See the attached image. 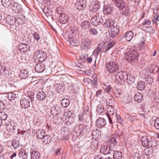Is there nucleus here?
<instances>
[{
    "mask_svg": "<svg viewBox=\"0 0 159 159\" xmlns=\"http://www.w3.org/2000/svg\"><path fill=\"white\" fill-rule=\"evenodd\" d=\"M81 47L84 49H88L92 44V41L90 39L86 38L82 40Z\"/></svg>",
    "mask_w": 159,
    "mask_h": 159,
    "instance_id": "nucleus-9",
    "label": "nucleus"
},
{
    "mask_svg": "<svg viewBox=\"0 0 159 159\" xmlns=\"http://www.w3.org/2000/svg\"><path fill=\"white\" fill-rule=\"evenodd\" d=\"M156 145V143L155 141L153 139L149 140L148 147H153Z\"/></svg>",
    "mask_w": 159,
    "mask_h": 159,
    "instance_id": "nucleus-46",
    "label": "nucleus"
},
{
    "mask_svg": "<svg viewBox=\"0 0 159 159\" xmlns=\"http://www.w3.org/2000/svg\"><path fill=\"white\" fill-rule=\"evenodd\" d=\"M125 60L129 62L136 61L138 58V53L135 51L128 49L125 55Z\"/></svg>",
    "mask_w": 159,
    "mask_h": 159,
    "instance_id": "nucleus-3",
    "label": "nucleus"
},
{
    "mask_svg": "<svg viewBox=\"0 0 159 159\" xmlns=\"http://www.w3.org/2000/svg\"><path fill=\"white\" fill-rule=\"evenodd\" d=\"M139 156L138 153H135L132 157L131 159H139Z\"/></svg>",
    "mask_w": 159,
    "mask_h": 159,
    "instance_id": "nucleus-60",
    "label": "nucleus"
},
{
    "mask_svg": "<svg viewBox=\"0 0 159 159\" xmlns=\"http://www.w3.org/2000/svg\"><path fill=\"white\" fill-rule=\"evenodd\" d=\"M110 36L111 37V39L108 38L107 39L106 43L107 44L105 47L103 48L102 51L104 52H106L109 50L115 44V43L113 42V38L115 37L117 34L115 32L111 30V32L109 33Z\"/></svg>",
    "mask_w": 159,
    "mask_h": 159,
    "instance_id": "nucleus-4",
    "label": "nucleus"
},
{
    "mask_svg": "<svg viewBox=\"0 0 159 159\" xmlns=\"http://www.w3.org/2000/svg\"><path fill=\"white\" fill-rule=\"evenodd\" d=\"M30 155L31 159H39L40 156V154L36 150L31 149Z\"/></svg>",
    "mask_w": 159,
    "mask_h": 159,
    "instance_id": "nucleus-20",
    "label": "nucleus"
},
{
    "mask_svg": "<svg viewBox=\"0 0 159 159\" xmlns=\"http://www.w3.org/2000/svg\"><path fill=\"white\" fill-rule=\"evenodd\" d=\"M59 19L60 22L64 24L68 22V16L66 14H61L60 15Z\"/></svg>",
    "mask_w": 159,
    "mask_h": 159,
    "instance_id": "nucleus-22",
    "label": "nucleus"
},
{
    "mask_svg": "<svg viewBox=\"0 0 159 159\" xmlns=\"http://www.w3.org/2000/svg\"><path fill=\"white\" fill-rule=\"evenodd\" d=\"M75 6L79 10L84 9L86 6V1L84 0H79L75 4Z\"/></svg>",
    "mask_w": 159,
    "mask_h": 159,
    "instance_id": "nucleus-13",
    "label": "nucleus"
},
{
    "mask_svg": "<svg viewBox=\"0 0 159 159\" xmlns=\"http://www.w3.org/2000/svg\"><path fill=\"white\" fill-rule=\"evenodd\" d=\"M90 25V23L88 21H85L81 23L80 26L83 29H85L89 28Z\"/></svg>",
    "mask_w": 159,
    "mask_h": 159,
    "instance_id": "nucleus-33",
    "label": "nucleus"
},
{
    "mask_svg": "<svg viewBox=\"0 0 159 159\" xmlns=\"http://www.w3.org/2000/svg\"><path fill=\"white\" fill-rule=\"evenodd\" d=\"M6 129L9 132L17 130L16 124L12 121H7L5 122Z\"/></svg>",
    "mask_w": 159,
    "mask_h": 159,
    "instance_id": "nucleus-8",
    "label": "nucleus"
},
{
    "mask_svg": "<svg viewBox=\"0 0 159 159\" xmlns=\"http://www.w3.org/2000/svg\"><path fill=\"white\" fill-rule=\"evenodd\" d=\"M43 142L46 144L49 143L51 141V137L50 136H45L44 137Z\"/></svg>",
    "mask_w": 159,
    "mask_h": 159,
    "instance_id": "nucleus-47",
    "label": "nucleus"
},
{
    "mask_svg": "<svg viewBox=\"0 0 159 159\" xmlns=\"http://www.w3.org/2000/svg\"><path fill=\"white\" fill-rule=\"evenodd\" d=\"M106 114L108 117L110 123L111 125H112L113 122L112 121V120L111 119L110 116L108 114V113H106Z\"/></svg>",
    "mask_w": 159,
    "mask_h": 159,
    "instance_id": "nucleus-64",
    "label": "nucleus"
},
{
    "mask_svg": "<svg viewBox=\"0 0 159 159\" xmlns=\"http://www.w3.org/2000/svg\"><path fill=\"white\" fill-rule=\"evenodd\" d=\"M92 135L94 139H97L101 136V132L98 129L93 130L92 133Z\"/></svg>",
    "mask_w": 159,
    "mask_h": 159,
    "instance_id": "nucleus-24",
    "label": "nucleus"
},
{
    "mask_svg": "<svg viewBox=\"0 0 159 159\" xmlns=\"http://www.w3.org/2000/svg\"><path fill=\"white\" fill-rule=\"evenodd\" d=\"M7 115L5 112H0V119L2 121H4L7 119Z\"/></svg>",
    "mask_w": 159,
    "mask_h": 159,
    "instance_id": "nucleus-42",
    "label": "nucleus"
},
{
    "mask_svg": "<svg viewBox=\"0 0 159 159\" xmlns=\"http://www.w3.org/2000/svg\"><path fill=\"white\" fill-rule=\"evenodd\" d=\"M157 15H156L154 16L152 20V21L153 22V24H154L156 25H157Z\"/></svg>",
    "mask_w": 159,
    "mask_h": 159,
    "instance_id": "nucleus-61",
    "label": "nucleus"
},
{
    "mask_svg": "<svg viewBox=\"0 0 159 159\" xmlns=\"http://www.w3.org/2000/svg\"><path fill=\"white\" fill-rule=\"evenodd\" d=\"M12 11L15 13H18L22 10L21 6L17 2H14L11 7Z\"/></svg>",
    "mask_w": 159,
    "mask_h": 159,
    "instance_id": "nucleus-17",
    "label": "nucleus"
},
{
    "mask_svg": "<svg viewBox=\"0 0 159 159\" xmlns=\"http://www.w3.org/2000/svg\"><path fill=\"white\" fill-rule=\"evenodd\" d=\"M64 115L66 116V120H67L70 123H73L75 120V115L69 111L65 113Z\"/></svg>",
    "mask_w": 159,
    "mask_h": 159,
    "instance_id": "nucleus-12",
    "label": "nucleus"
},
{
    "mask_svg": "<svg viewBox=\"0 0 159 159\" xmlns=\"http://www.w3.org/2000/svg\"><path fill=\"white\" fill-rule=\"evenodd\" d=\"M106 124V120L102 118H99L96 121V125L99 128L104 127Z\"/></svg>",
    "mask_w": 159,
    "mask_h": 159,
    "instance_id": "nucleus-16",
    "label": "nucleus"
},
{
    "mask_svg": "<svg viewBox=\"0 0 159 159\" xmlns=\"http://www.w3.org/2000/svg\"><path fill=\"white\" fill-rule=\"evenodd\" d=\"M97 78L96 77H95L93 80H91V84H94V85H97L98 84Z\"/></svg>",
    "mask_w": 159,
    "mask_h": 159,
    "instance_id": "nucleus-56",
    "label": "nucleus"
},
{
    "mask_svg": "<svg viewBox=\"0 0 159 159\" xmlns=\"http://www.w3.org/2000/svg\"><path fill=\"white\" fill-rule=\"evenodd\" d=\"M69 103L70 101L68 98L63 99L61 103L62 106L64 107H67L69 106Z\"/></svg>",
    "mask_w": 159,
    "mask_h": 159,
    "instance_id": "nucleus-37",
    "label": "nucleus"
},
{
    "mask_svg": "<svg viewBox=\"0 0 159 159\" xmlns=\"http://www.w3.org/2000/svg\"><path fill=\"white\" fill-rule=\"evenodd\" d=\"M107 104L108 106L107 107V110L108 115H113L114 114V108L111 105H108V102H107Z\"/></svg>",
    "mask_w": 159,
    "mask_h": 159,
    "instance_id": "nucleus-38",
    "label": "nucleus"
},
{
    "mask_svg": "<svg viewBox=\"0 0 159 159\" xmlns=\"http://www.w3.org/2000/svg\"><path fill=\"white\" fill-rule=\"evenodd\" d=\"M97 111L99 113H102L104 111L103 106L102 105H99L97 107Z\"/></svg>",
    "mask_w": 159,
    "mask_h": 159,
    "instance_id": "nucleus-49",
    "label": "nucleus"
},
{
    "mask_svg": "<svg viewBox=\"0 0 159 159\" xmlns=\"http://www.w3.org/2000/svg\"><path fill=\"white\" fill-rule=\"evenodd\" d=\"M20 77L23 79H25L29 76V72L28 71L25 69H22L21 70L19 73Z\"/></svg>",
    "mask_w": 159,
    "mask_h": 159,
    "instance_id": "nucleus-23",
    "label": "nucleus"
},
{
    "mask_svg": "<svg viewBox=\"0 0 159 159\" xmlns=\"http://www.w3.org/2000/svg\"><path fill=\"white\" fill-rule=\"evenodd\" d=\"M5 108L4 103L2 101H0V111L3 110Z\"/></svg>",
    "mask_w": 159,
    "mask_h": 159,
    "instance_id": "nucleus-58",
    "label": "nucleus"
},
{
    "mask_svg": "<svg viewBox=\"0 0 159 159\" xmlns=\"http://www.w3.org/2000/svg\"><path fill=\"white\" fill-rule=\"evenodd\" d=\"M102 93V90H99L97 91L96 92V96L97 97L101 95Z\"/></svg>",
    "mask_w": 159,
    "mask_h": 159,
    "instance_id": "nucleus-63",
    "label": "nucleus"
},
{
    "mask_svg": "<svg viewBox=\"0 0 159 159\" xmlns=\"http://www.w3.org/2000/svg\"><path fill=\"white\" fill-rule=\"evenodd\" d=\"M100 7V2L98 1H95L93 3L90 4L89 9L91 12H95L99 10Z\"/></svg>",
    "mask_w": 159,
    "mask_h": 159,
    "instance_id": "nucleus-10",
    "label": "nucleus"
},
{
    "mask_svg": "<svg viewBox=\"0 0 159 159\" xmlns=\"http://www.w3.org/2000/svg\"><path fill=\"white\" fill-rule=\"evenodd\" d=\"M144 30L149 33H155V30L151 26H146L145 27Z\"/></svg>",
    "mask_w": 159,
    "mask_h": 159,
    "instance_id": "nucleus-41",
    "label": "nucleus"
},
{
    "mask_svg": "<svg viewBox=\"0 0 159 159\" xmlns=\"http://www.w3.org/2000/svg\"><path fill=\"white\" fill-rule=\"evenodd\" d=\"M16 97L15 93H8L7 97L9 100H14Z\"/></svg>",
    "mask_w": 159,
    "mask_h": 159,
    "instance_id": "nucleus-48",
    "label": "nucleus"
},
{
    "mask_svg": "<svg viewBox=\"0 0 159 159\" xmlns=\"http://www.w3.org/2000/svg\"><path fill=\"white\" fill-rule=\"evenodd\" d=\"M19 20H21L20 18H18L16 20L15 18L14 17L12 16H9L6 18V21L7 23L10 25H13L17 21H19Z\"/></svg>",
    "mask_w": 159,
    "mask_h": 159,
    "instance_id": "nucleus-18",
    "label": "nucleus"
},
{
    "mask_svg": "<svg viewBox=\"0 0 159 159\" xmlns=\"http://www.w3.org/2000/svg\"><path fill=\"white\" fill-rule=\"evenodd\" d=\"M35 62L43 61L47 57L46 54L43 51L39 50L36 51L34 53Z\"/></svg>",
    "mask_w": 159,
    "mask_h": 159,
    "instance_id": "nucleus-5",
    "label": "nucleus"
},
{
    "mask_svg": "<svg viewBox=\"0 0 159 159\" xmlns=\"http://www.w3.org/2000/svg\"><path fill=\"white\" fill-rule=\"evenodd\" d=\"M61 108L60 106L55 105L51 107L50 112L54 116H55L61 111Z\"/></svg>",
    "mask_w": 159,
    "mask_h": 159,
    "instance_id": "nucleus-15",
    "label": "nucleus"
},
{
    "mask_svg": "<svg viewBox=\"0 0 159 159\" xmlns=\"http://www.w3.org/2000/svg\"><path fill=\"white\" fill-rule=\"evenodd\" d=\"M90 34L93 36L97 35L98 33V31L94 28L91 29L89 30Z\"/></svg>",
    "mask_w": 159,
    "mask_h": 159,
    "instance_id": "nucleus-43",
    "label": "nucleus"
},
{
    "mask_svg": "<svg viewBox=\"0 0 159 159\" xmlns=\"http://www.w3.org/2000/svg\"><path fill=\"white\" fill-rule=\"evenodd\" d=\"M69 43L73 46H76L79 45V42L78 40L74 38L70 39L69 40Z\"/></svg>",
    "mask_w": 159,
    "mask_h": 159,
    "instance_id": "nucleus-39",
    "label": "nucleus"
},
{
    "mask_svg": "<svg viewBox=\"0 0 159 159\" xmlns=\"http://www.w3.org/2000/svg\"><path fill=\"white\" fill-rule=\"evenodd\" d=\"M20 104L22 108H27L30 105V102L29 99L24 98L20 100Z\"/></svg>",
    "mask_w": 159,
    "mask_h": 159,
    "instance_id": "nucleus-14",
    "label": "nucleus"
},
{
    "mask_svg": "<svg viewBox=\"0 0 159 159\" xmlns=\"http://www.w3.org/2000/svg\"><path fill=\"white\" fill-rule=\"evenodd\" d=\"M114 148L111 145L110 146H104L100 149V152L104 155L110 154L111 151H114L116 147L114 145H113Z\"/></svg>",
    "mask_w": 159,
    "mask_h": 159,
    "instance_id": "nucleus-7",
    "label": "nucleus"
},
{
    "mask_svg": "<svg viewBox=\"0 0 159 159\" xmlns=\"http://www.w3.org/2000/svg\"><path fill=\"white\" fill-rule=\"evenodd\" d=\"M83 81L84 82L87 83L91 84V80L88 78H84L83 79Z\"/></svg>",
    "mask_w": 159,
    "mask_h": 159,
    "instance_id": "nucleus-62",
    "label": "nucleus"
},
{
    "mask_svg": "<svg viewBox=\"0 0 159 159\" xmlns=\"http://www.w3.org/2000/svg\"><path fill=\"white\" fill-rule=\"evenodd\" d=\"M12 145L15 149L17 148L19 146V143L18 140H13L12 142Z\"/></svg>",
    "mask_w": 159,
    "mask_h": 159,
    "instance_id": "nucleus-50",
    "label": "nucleus"
},
{
    "mask_svg": "<svg viewBox=\"0 0 159 159\" xmlns=\"http://www.w3.org/2000/svg\"><path fill=\"white\" fill-rule=\"evenodd\" d=\"M106 67L107 71L111 74L117 72L115 78L118 81L126 82L130 84L133 83L135 81V78L131 76L127 72L122 71L118 72L119 66L116 61H111L106 63Z\"/></svg>",
    "mask_w": 159,
    "mask_h": 159,
    "instance_id": "nucleus-1",
    "label": "nucleus"
},
{
    "mask_svg": "<svg viewBox=\"0 0 159 159\" xmlns=\"http://www.w3.org/2000/svg\"><path fill=\"white\" fill-rule=\"evenodd\" d=\"M111 4L114 5L117 7L120 10L123 11V14L127 16L128 14L130 11L129 7L126 6L125 2L123 0H110Z\"/></svg>",
    "mask_w": 159,
    "mask_h": 159,
    "instance_id": "nucleus-2",
    "label": "nucleus"
},
{
    "mask_svg": "<svg viewBox=\"0 0 159 159\" xmlns=\"http://www.w3.org/2000/svg\"><path fill=\"white\" fill-rule=\"evenodd\" d=\"M111 30L112 31H113L114 32H115L117 34L119 33V27L118 26L116 25L115 26H113L112 27V28H111Z\"/></svg>",
    "mask_w": 159,
    "mask_h": 159,
    "instance_id": "nucleus-53",
    "label": "nucleus"
},
{
    "mask_svg": "<svg viewBox=\"0 0 159 159\" xmlns=\"http://www.w3.org/2000/svg\"><path fill=\"white\" fill-rule=\"evenodd\" d=\"M113 156V158L114 159H121L122 157V154L120 151H115Z\"/></svg>",
    "mask_w": 159,
    "mask_h": 159,
    "instance_id": "nucleus-30",
    "label": "nucleus"
},
{
    "mask_svg": "<svg viewBox=\"0 0 159 159\" xmlns=\"http://www.w3.org/2000/svg\"><path fill=\"white\" fill-rule=\"evenodd\" d=\"M145 87V83L143 81H140L137 84V88L139 90H143Z\"/></svg>",
    "mask_w": 159,
    "mask_h": 159,
    "instance_id": "nucleus-35",
    "label": "nucleus"
},
{
    "mask_svg": "<svg viewBox=\"0 0 159 159\" xmlns=\"http://www.w3.org/2000/svg\"><path fill=\"white\" fill-rule=\"evenodd\" d=\"M45 132L43 129H39L36 132L37 137L39 139H42L45 136Z\"/></svg>",
    "mask_w": 159,
    "mask_h": 159,
    "instance_id": "nucleus-27",
    "label": "nucleus"
},
{
    "mask_svg": "<svg viewBox=\"0 0 159 159\" xmlns=\"http://www.w3.org/2000/svg\"><path fill=\"white\" fill-rule=\"evenodd\" d=\"M112 11V7L110 5H107L104 7L103 12L104 13L107 14H111Z\"/></svg>",
    "mask_w": 159,
    "mask_h": 159,
    "instance_id": "nucleus-32",
    "label": "nucleus"
},
{
    "mask_svg": "<svg viewBox=\"0 0 159 159\" xmlns=\"http://www.w3.org/2000/svg\"><path fill=\"white\" fill-rule=\"evenodd\" d=\"M143 25H149L151 24V22L148 20H145L142 24Z\"/></svg>",
    "mask_w": 159,
    "mask_h": 159,
    "instance_id": "nucleus-59",
    "label": "nucleus"
},
{
    "mask_svg": "<svg viewBox=\"0 0 159 159\" xmlns=\"http://www.w3.org/2000/svg\"><path fill=\"white\" fill-rule=\"evenodd\" d=\"M85 111L84 110L83 113L79 116V120L81 121H84V120H86L89 117V115L88 114L85 113Z\"/></svg>",
    "mask_w": 159,
    "mask_h": 159,
    "instance_id": "nucleus-21",
    "label": "nucleus"
},
{
    "mask_svg": "<svg viewBox=\"0 0 159 159\" xmlns=\"http://www.w3.org/2000/svg\"><path fill=\"white\" fill-rule=\"evenodd\" d=\"M29 48V46L25 44H21L19 46L20 50L21 52H27Z\"/></svg>",
    "mask_w": 159,
    "mask_h": 159,
    "instance_id": "nucleus-26",
    "label": "nucleus"
},
{
    "mask_svg": "<svg viewBox=\"0 0 159 159\" xmlns=\"http://www.w3.org/2000/svg\"><path fill=\"white\" fill-rule=\"evenodd\" d=\"M149 139L146 136H143L141 138V141L142 145L144 147H148Z\"/></svg>",
    "mask_w": 159,
    "mask_h": 159,
    "instance_id": "nucleus-25",
    "label": "nucleus"
},
{
    "mask_svg": "<svg viewBox=\"0 0 159 159\" xmlns=\"http://www.w3.org/2000/svg\"><path fill=\"white\" fill-rule=\"evenodd\" d=\"M154 126L157 129H159V117H157L155 120Z\"/></svg>",
    "mask_w": 159,
    "mask_h": 159,
    "instance_id": "nucleus-54",
    "label": "nucleus"
},
{
    "mask_svg": "<svg viewBox=\"0 0 159 159\" xmlns=\"http://www.w3.org/2000/svg\"><path fill=\"white\" fill-rule=\"evenodd\" d=\"M61 134L63 135H68L69 134L68 129L67 128L63 127L61 129Z\"/></svg>",
    "mask_w": 159,
    "mask_h": 159,
    "instance_id": "nucleus-44",
    "label": "nucleus"
},
{
    "mask_svg": "<svg viewBox=\"0 0 159 159\" xmlns=\"http://www.w3.org/2000/svg\"><path fill=\"white\" fill-rule=\"evenodd\" d=\"M84 130L83 129V127H82L75 131V133L76 134V136L78 137L80 135L81 133H84Z\"/></svg>",
    "mask_w": 159,
    "mask_h": 159,
    "instance_id": "nucleus-51",
    "label": "nucleus"
},
{
    "mask_svg": "<svg viewBox=\"0 0 159 159\" xmlns=\"http://www.w3.org/2000/svg\"><path fill=\"white\" fill-rule=\"evenodd\" d=\"M103 21L101 15L98 13H97L92 17L91 20L92 24L93 26H98L102 24Z\"/></svg>",
    "mask_w": 159,
    "mask_h": 159,
    "instance_id": "nucleus-6",
    "label": "nucleus"
},
{
    "mask_svg": "<svg viewBox=\"0 0 159 159\" xmlns=\"http://www.w3.org/2000/svg\"><path fill=\"white\" fill-rule=\"evenodd\" d=\"M111 88L110 85H107L105 88V92L108 93L111 91Z\"/></svg>",
    "mask_w": 159,
    "mask_h": 159,
    "instance_id": "nucleus-57",
    "label": "nucleus"
},
{
    "mask_svg": "<svg viewBox=\"0 0 159 159\" xmlns=\"http://www.w3.org/2000/svg\"><path fill=\"white\" fill-rule=\"evenodd\" d=\"M122 135V133L121 132H116L113 135V137L109 140V142L114 144L117 143V141L119 139L121 136Z\"/></svg>",
    "mask_w": 159,
    "mask_h": 159,
    "instance_id": "nucleus-11",
    "label": "nucleus"
},
{
    "mask_svg": "<svg viewBox=\"0 0 159 159\" xmlns=\"http://www.w3.org/2000/svg\"><path fill=\"white\" fill-rule=\"evenodd\" d=\"M54 86L55 89H56L57 91L58 92L61 91V90L63 88V87L60 84H54Z\"/></svg>",
    "mask_w": 159,
    "mask_h": 159,
    "instance_id": "nucleus-52",
    "label": "nucleus"
},
{
    "mask_svg": "<svg viewBox=\"0 0 159 159\" xmlns=\"http://www.w3.org/2000/svg\"><path fill=\"white\" fill-rule=\"evenodd\" d=\"M32 34L33 35L34 39L36 41H39L40 39V37L39 34L36 32H31Z\"/></svg>",
    "mask_w": 159,
    "mask_h": 159,
    "instance_id": "nucleus-45",
    "label": "nucleus"
},
{
    "mask_svg": "<svg viewBox=\"0 0 159 159\" xmlns=\"http://www.w3.org/2000/svg\"><path fill=\"white\" fill-rule=\"evenodd\" d=\"M87 54L86 53L83 54L80 56L79 59L81 62L84 63L86 60L87 58Z\"/></svg>",
    "mask_w": 159,
    "mask_h": 159,
    "instance_id": "nucleus-40",
    "label": "nucleus"
},
{
    "mask_svg": "<svg viewBox=\"0 0 159 159\" xmlns=\"http://www.w3.org/2000/svg\"><path fill=\"white\" fill-rule=\"evenodd\" d=\"M79 88L78 85L76 84H72L70 87V91H72L73 93L77 92L79 90Z\"/></svg>",
    "mask_w": 159,
    "mask_h": 159,
    "instance_id": "nucleus-34",
    "label": "nucleus"
},
{
    "mask_svg": "<svg viewBox=\"0 0 159 159\" xmlns=\"http://www.w3.org/2000/svg\"><path fill=\"white\" fill-rule=\"evenodd\" d=\"M126 40L128 41H130L133 38L134 36V34L131 31H127L125 35Z\"/></svg>",
    "mask_w": 159,
    "mask_h": 159,
    "instance_id": "nucleus-28",
    "label": "nucleus"
},
{
    "mask_svg": "<svg viewBox=\"0 0 159 159\" xmlns=\"http://www.w3.org/2000/svg\"><path fill=\"white\" fill-rule=\"evenodd\" d=\"M105 27H109L111 25L110 20L107 19L106 20L104 24Z\"/></svg>",
    "mask_w": 159,
    "mask_h": 159,
    "instance_id": "nucleus-55",
    "label": "nucleus"
},
{
    "mask_svg": "<svg viewBox=\"0 0 159 159\" xmlns=\"http://www.w3.org/2000/svg\"><path fill=\"white\" fill-rule=\"evenodd\" d=\"M45 69V66L43 63H40L36 65L35 67V70L38 73L43 72Z\"/></svg>",
    "mask_w": 159,
    "mask_h": 159,
    "instance_id": "nucleus-19",
    "label": "nucleus"
},
{
    "mask_svg": "<svg viewBox=\"0 0 159 159\" xmlns=\"http://www.w3.org/2000/svg\"><path fill=\"white\" fill-rule=\"evenodd\" d=\"M2 5L5 7H9L11 4V0H2Z\"/></svg>",
    "mask_w": 159,
    "mask_h": 159,
    "instance_id": "nucleus-36",
    "label": "nucleus"
},
{
    "mask_svg": "<svg viewBox=\"0 0 159 159\" xmlns=\"http://www.w3.org/2000/svg\"><path fill=\"white\" fill-rule=\"evenodd\" d=\"M143 97V95L142 93H138L135 95L134 99L135 101L140 102L142 100Z\"/></svg>",
    "mask_w": 159,
    "mask_h": 159,
    "instance_id": "nucleus-31",
    "label": "nucleus"
},
{
    "mask_svg": "<svg viewBox=\"0 0 159 159\" xmlns=\"http://www.w3.org/2000/svg\"><path fill=\"white\" fill-rule=\"evenodd\" d=\"M46 97L45 93L43 91L39 92L37 94V98L40 101H43Z\"/></svg>",
    "mask_w": 159,
    "mask_h": 159,
    "instance_id": "nucleus-29",
    "label": "nucleus"
}]
</instances>
